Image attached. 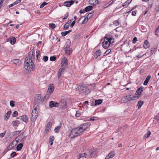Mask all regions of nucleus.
I'll return each instance as SVG.
<instances>
[{
	"instance_id": "25",
	"label": "nucleus",
	"mask_w": 159,
	"mask_h": 159,
	"mask_svg": "<svg viewBox=\"0 0 159 159\" xmlns=\"http://www.w3.org/2000/svg\"><path fill=\"white\" fill-rule=\"evenodd\" d=\"M151 78V76L150 75H148L146 79L145 80L144 83H143V84L144 85H146L148 83V81Z\"/></svg>"
},
{
	"instance_id": "35",
	"label": "nucleus",
	"mask_w": 159,
	"mask_h": 159,
	"mask_svg": "<svg viewBox=\"0 0 159 159\" xmlns=\"http://www.w3.org/2000/svg\"><path fill=\"white\" fill-rule=\"evenodd\" d=\"M14 146V144L13 143V142L10 143L7 147V149L9 150H10L12 149Z\"/></svg>"
},
{
	"instance_id": "61",
	"label": "nucleus",
	"mask_w": 159,
	"mask_h": 159,
	"mask_svg": "<svg viewBox=\"0 0 159 159\" xmlns=\"http://www.w3.org/2000/svg\"><path fill=\"white\" fill-rule=\"evenodd\" d=\"M88 20L87 19V18H85L84 20L82 22V24L85 23V22H86Z\"/></svg>"
},
{
	"instance_id": "39",
	"label": "nucleus",
	"mask_w": 159,
	"mask_h": 159,
	"mask_svg": "<svg viewBox=\"0 0 159 159\" xmlns=\"http://www.w3.org/2000/svg\"><path fill=\"white\" fill-rule=\"evenodd\" d=\"M18 121L17 120L13 121L12 122L13 126H18L19 124Z\"/></svg>"
},
{
	"instance_id": "7",
	"label": "nucleus",
	"mask_w": 159,
	"mask_h": 159,
	"mask_svg": "<svg viewBox=\"0 0 159 159\" xmlns=\"http://www.w3.org/2000/svg\"><path fill=\"white\" fill-rule=\"evenodd\" d=\"M68 62L67 58L65 57L63 58L61 61V67L63 68L66 69L68 65Z\"/></svg>"
},
{
	"instance_id": "44",
	"label": "nucleus",
	"mask_w": 159,
	"mask_h": 159,
	"mask_svg": "<svg viewBox=\"0 0 159 159\" xmlns=\"http://www.w3.org/2000/svg\"><path fill=\"white\" fill-rule=\"evenodd\" d=\"M18 115V112L16 111H15L12 114V116L13 117H15L17 116Z\"/></svg>"
},
{
	"instance_id": "34",
	"label": "nucleus",
	"mask_w": 159,
	"mask_h": 159,
	"mask_svg": "<svg viewBox=\"0 0 159 159\" xmlns=\"http://www.w3.org/2000/svg\"><path fill=\"white\" fill-rule=\"evenodd\" d=\"M37 106H36L35 105H34V109L32 111V113H33V112H34V113H38V110L37 108Z\"/></svg>"
},
{
	"instance_id": "42",
	"label": "nucleus",
	"mask_w": 159,
	"mask_h": 159,
	"mask_svg": "<svg viewBox=\"0 0 159 159\" xmlns=\"http://www.w3.org/2000/svg\"><path fill=\"white\" fill-rule=\"evenodd\" d=\"M113 24L116 26H117L119 25V22L118 20H116L114 21Z\"/></svg>"
},
{
	"instance_id": "13",
	"label": "nucleus",
	"mask_w": 159,
	"mask_h": 159,
	"mask_svg": "<svg viewBox=\"0 0 159 159\" xmlns=\"http://www.w3.org/2000/svg\"><path fill=\"white\" fill-rule=\"evenodd\" d=\"M74 2V1L70 0L69 1H66L63 3V5L67 7H70Z\"/></svg>"
},
{
	"instance_id": "48",
	"label": "nucleus",
	"mask_w": 159,
	"mask_h": 159,
	"mask_svg": "<svg viewBox=\"0 0 159 159\" xmlns=\"http://www.w3.org/2000/svg\"><path fill=\"white\" fill-rule=\"evenodd\" d=\"M47 4V3L45 2H44L42 4H41L40 5V8H43Z\"/></svg>"
},
{
	"instance_id": "10",
	"label": "nucleus",
	"mask_w": 159,
	"mask_h": 159,
	"mask_svg": "<svg viewBox=\"0 0 159 159\" xmlns=\"http://www.w3.org/2000/svg\"><path fill=\"white\" fill-rule=\"evenodd\" d=\"M49 105L50 108L59 107L58 102H56L52 101L49 102Z\"/></svg>"
},
{
	"instance_id": "11",
	"label": "nucleus",
	"mask_w": 159,
	"mask_h": 159,
	"mask_svg": "<svg viewBox=\"0 0 159 159\" xmlns=\"http://www.w3.org/2000/svg\"><path fill=\"white\" fill-rule=\"evenodd\" d=\"M54 85L53 84L49 85L47 93L49 94H51L54 91Z\"/></svg>"
},
{
	"instance_id": "54",
	"label": "nucleus",
	"mask_w": 159,
	"mask_h": 159,
	"mask_svg": "<svg viewBox=\"0 0 159 159\" xmlns=\"http://www.w3.org/2000/svg\"><path fill=\"white\" fill-rule=\"evenodd\" d=\"M129 4L127 2H126L125 3L122 5V6L125 7H126Z\"/></svg>"
},
{
	"instance_id": "27",
	"label": "nucleus",
	"mask_w": 159,
	"mask_h": 159,
	"mask_svg": "<svg viewBox=\"0 0 159 159\" xmlns=\"http://www.w3.org/2000/svg\"><path fill=\"white\" fill-rule=\"evenodd\" d=\"M70 41H67L65 45V48L64 49H66L69 48H70Z\"/></svg>"
},
{
	"instance_id": "49",
	"label": "nucleus",
	"mask_w": 159,
	"mask_h": 159,
	"mask_svg": "<svg viewBox=\"0 0 159 159\" xmlns=\"http://www.w3.org/2000/svg\"><path fill=\"white\" fill-rule=\"evenodd\" d=\"M43 60L45 62L47 61L48 60V57L47 56H43Z\"/></svg>"
},
{
	"instance_id": "52",
	"label": "nucleus",
	"mask_w": 159,
	"mask_h": 159,
	"mask_svg": "<svg viewBox=\"0 0 159 159\" xmlns=\"http://www.w3.org/2000/svg\"><path fill=\"white\" fill-rule=\"evenodd\" d=\"M92 16V13H90L87 16V19L88 20Z\"/></svg>"
},
{
	"instance_id": "51",
	"label": "nucleus",
	"mask_w": 159,
	"mask_h": 159,
	"mask_svg": "<svg viewBox=\"0 0 159 159\" xmlns=\"http://www.w3.org/2000/svg\"><path fill=\"white\" fill-rule=\"evenodd\" d=\"M80 113L79 111H77L75 114V116L76 117H78L80 116Z\"/></svg>"
},
{
	"instance_id": "50",
	"label": "nucleus",
	"mask_w": 159,
	"mask_h": 159,
	"mask_svg": "<svg viewBox=\"0 0 159 159\" xmlns=\"http://www.w3.org/2000/svg\"><path fill=\"white\" fill-rule=\"evenodd\" d=\"M49 26L50 28H51L54 29L55 28L56 25L52 23L50 24L49 25Z\"/></svg>"
},
{
	"instance_id": "62",
	"label": "nucleus",
	"mask_w": 159,
	"mask_h": 159,
	"mask_svg": "<svg viewBox=\"0 0 159 159\" xmlns=\"http://www.w3.org/2000/svg\"><path fill=\"white\" fill-rule=\"evenodd\" d=\"M132 14L133 16H135L136 15V12L135 11H133L132 12Z\"/></svg>"
},
{
	"instance_id": "17",
	"label": "nucleus",
	"mask_w": 159,
	"mask_h": 159,
	"mask_svg": "<svg viewBox=\"0 0 159 159\" xmlns=\"http://www.w3.org/2000/svg\"><path fill=\"white\" fill-rule=\"evenodd\" d=\"M11 112V111H10L7 112L5 115L4 118V120H7L9 119Z\"/></svg>"
},
{
	"instance_id": "9",
	"label": "nucleus",
	"mask_w": 159,
	"mask_h": 159,
	"mask_svg": "<svg viewBox=\"0 0 159 159\" xmlns=\"http://www.w3.org/2000/svg\"><path fill=\"white\" fill-rule=\"evenodd\" d=\"M34 55L33 54V52L32 51H30V52L28 57H27L25 60H30V62L32 61V59L34 58Z\"/></svg>"
},
{
	"instance_id": "21",
	"label": "nucleus",
	"mask_w": 159,
	"mask_h": 159,
	"mask_svg": "<svg viewBox=\"0 0 159 159\" xmlns=\"http://www.w3.org/2000/svg\"><path fill=\"white\" fill-rule=\"evenodd\" d=\"M150 46V44L147 40H145L144 42L143 47L145 49L148 48Z\"/></svg>"
},
{
	"instance_id": "29",
	"label": "nucleus",
	"mask_w": 159,
	"mask_h": 159,
	"mask_svg": "<svg viewBox=\"0 0 159 159\" xmlns=\"http://www.w3.org/2000/svg\"><path fill=\"white\" fill-rule=\"evenodd\" d=\"M102 102V101L101 99L96 100L95 101V105H98Z\"/></svg>"
},
{
	"instance_id": "4",
	"label": "nucleus",
	"mask_w": 159,
	"mask_h": 159,
	"mask_svg": "<svg viewBox=\"0 0 159 159\" xmlns=\"http://www.w3.org/2000/svg\"><path fill=\"white\" fill-rule=\"evenodd\" d=\"M139 96L128 95L124 97L121 99V102L122 103L127 102L132 100H134L138 98Z\"/></svg>"
},
{
	"instance_id": "18",
	"label": "nucleus",
	"mask_w": 159,
	"mask_h": 159,
	"mask_svg": "<svg viewBox=\"0 0 159 159\" xmlns=\"http://www.w3.org/2000/svg\"><path fill=\"white\" fill-rule=\"evenodd\" d=\"M89 3L91 5H96L98 4V0H89Z\"/></svg>"
},
{
	"instance_id": "15",
	"label": "nucleus",
	"mask_w": 159,
	"mask_h": 159,
	"mask_svg": "<svg viewBox=\"0 0 159 159\" xmlns=\"http://www.w3.org/2000/svg\"><path fill=\"white\" fill-rule=\"evenodd\" d=\"M38 113H32L31 116V121H34L37 118L38 116Z\"/></svg>"
},
{
	"instance_id": "55",
	"label": "nucleus",
	"mask_w": 159,
	"mask_h": 159,
	"mask_svg": "<svg viewBox=\"0 0 159 159\" xmlns=\"http://www.w3.org/2000/svg\"><path fill=\"white\" fill-rule=\"evenodd\" d=\"M16 154V153L15 152H13L11 154V158L13 157Z\"/></svg>"
},
{
	"instance_id": "56",
	"label": "nucleus",
	"mask_w": 159,
	"mask_h": 159,
	"mask_svg": "<svg viewBox=\"0 0 159 159\" xmlns=\"http://www.w3.org/2000/svg\"><path fill=\"white\" fill-rule=\"evenodd\" d=\"M68 27H69L68 25L65 24V25H64V30H67V29L68 28Z\"/></svg>"
},
{
	"instance_id": "60",
	"label": "nucleus",
	"mask_w": 159,
	"mask_h": 159,
	"mask_svg": "<svg viewBox=\"0 0 159 159\" xmlns=\"http://www.w3.org/2000/svg\"><path fill=\"white\" fill-rule=\"evenodd\" d=\"M110 5H109V3H107L103 6V7L104 8H105L107 7H108Z\"/></svg>"
},
{
	"instance_id": "43",
	"label": "nucleus",
	"mask_w": 159,
	"mask_h": 159,
	"mask_svg": "<svg viewBox=\"0 0 159 159\" xmlns=\"http://www.w3.org/2000/svg\"><path fill=\"white\" fill-rule=\"evenodd\" d=\"M10 104L11 107H13L15 106V102L14 101L11 100L10 102Z\"/></svg>"
},
{
	"instance_id": "20",
	"label": "nucleus",
	"mask_w": 159,
	"mask_h": 159,
	"mask_svg": "<svg viewBox=\"0 0 159 159\" xmlns=\"http://www.w3.org/2000/svg\"><path fill=\"white\" fill-rule=\"evenodd\" d=\"M16 41V39L14 37H11L10 38V43L12 45L14 44Z\"/></svg>"
},
{
	"instance_id": "3",
	"label": "nucleus",
	"mask_w": 159,
	"mask_h": 159,
	"mask_svg": "<svg viewBox=\"0 0 159 159\" xmlns=\"http://www.w3.org/2000/svg\"><path fill=\"white\" fill-rule=\"evenodd\" d=\"M96 156V153L95 152H91L89 150H88L85 153L79 154L77 157L79 159L81 158H95Z\"/></svg>"
},
{
	"instance_id": "23",
	"label": "nucleus",
	"mask_w": 159,
	"mask_h": 159,
	"mask_svg": "<svg viewBox=\"0 0 159 159\" xmlns=\"http://www.w3.org/2000/svg\"><path fill=\"white\" fill-rule=\"evenodd\" d=\"M65 51L66 54L69 55L72 52V50L71 48L65 49Z\"/></svg>"
},
{
	"instance_id": "38",
	"label": "nucleus",
	"mask_w": 159,
	"mask_h": 159,
	"mask_svg": "<svg viewBox=\"0 0 159 159\" xmlns=\"http://www.w3.org/2000/svg\"><path fill=\"white\" fill-rule=\"evenodd\" d=\"M20 130L16 131L13 132L12 133V135L13 136L16 135L18 134H20Z\"/></svg>"
},
{
	"instance_id": "24",
	"label": "nucleus",
	"mask_w": 159,
	"mask_h": 159,
	"mask_svg": "<svg viewBox=\"0 0 159 159\" xmlns=\"http://www.w3.org/2000/svg\"><path fill=\"white\" fill-rule=\"evenodd\" d=\"M115 154L114 153H111L108 154L105 158V159H109V158H112L114 156Z\"/></svg>"
},
{
	"instance_id": "8",
	"label": "nucleus",
	"mask_w": 159,
	"mask_h": 159,
	"mask_svg": "<svg viewBox=\"0 0 159 159\" xmlns=\"http://www.w3.org/2000/svg\"><path fill=\"white\" fill-rule=\"evenodd\" d=\"M59 106L61 108H63L66 106V99H62L58 103Z\"/></svg>"
},
{
	"instance_id": "1",
	"label": "nucleus",
	"mask_w": 159,
	"mask_h": 159,
	"mask_svg": "<svg viewBox=\"0 0 159 159\" xmlns=\"http://www.w3.org/2000/svg\"><path fill=\"white\" fill-rule=\"evenodd\" d=\"M90 125V123L87 122L82 124L77 127L72 129L69 133V137L70 138L72 139L80 135Z\"/></svg>"
},
{
	"instance_id": "40",
	"label": "nucleus",
	"mask_w": 159,
	"mask_h": 159,
	"mask_svg": "<svg viewBox=\"0 0 159 159\" xmlns=\"http://www.w3.org/2000/svg\"><path fill=\"white\" fill-rule=\"evenodd\" d=\"M157 51V48H152L151 50V52L152 54L155 53Z\"/></svg>"
},
{
	"instance_id": "64",
	"label": "nucleus",
	"mask_w": 159,
	"mask_h": 159,
	"mask_svg": "<svg viewBox=\"0 0 159 159\" xmlns=\"http://www.w3.org/2000/svg\"><path fill=\"white\" fill-rule=\"evenodd\" d=\"M23 136V134H21L19 135L17 137V138L18 139H19V138L20 137H21Z\"/></svg>"
},
{
	"instance_id": "36",
	"label": "nucleus",
	"mask_w": 159,
	"mask_h": 159,
	"mask_svg": "<svg viewBox=\"0 0 159 159\" xmlns=\"http://www.w3.org/2000/svg\"><path fill=\"white\" fill-rule=\"evenodd\" d=\"M23 145L22 143H20L18 145H17V146L16 147V149L17 150H20L21 149Z\"/></svg>"
},
{
	"instance_id": "22",
	"label": "nucleus",
	"mask_w": 159,
	"mask_h": 159,
	"mask_svg": "<svg viewBox=\"0 0 159 159\" xmlns=\"http://www.w3.org/2000/svg\"><path fill=\"white\" fill-rule=\"evenodd\" d=\"M11 61L15 64L16 65L19 64L20 63V60L18 59H14L12 60Z\"/></svg>"
},
{
	"instance_id": "30",
	"label": "nucleus",
	"mask_w": 159,
	"mask_h": 159,
	"mask_svg": "<svg viewBox=\"0 0 159 159\" xmlns=\"http://www.w3.org/2000/svg\"><path fill=\"white\" fill-rule=\"evenodd\" d=\"M143 103V102L142 101H139L138 102L137 106H138V109H139L141 108V106Z\"/></svg>"
},
{
	"instance_id": "5",
	"label": "nucleus",
	"mask_w": 159,
	"mask_h": 159,
	"mask_svg": "<svg viewBox=\"0 0 159 159\" xmlns=\"http://www.w3.org/2000/svg\"><path fill=\"white\" fill-rule=\"evenodd\" d=\"M30 60L27 61L25 60L24 62V67L25 69L28 70H33L34 67V63L32 61L30 62Z\"/></svg>"
},
{
	"instance_id": "14",
	"label": "nucleus",
	"mask_w": 159,
	"mask_h": 159,
	"mask_svg": "<svg viewBox=\"0 0 159 159\" xmlns=\"http://www.w3.org/2000/svg\"><path fill=\"white\" fill-rule=\"evenodd\" d=\"M52 126V123L51 122H49L47 124L46 128L45 130V133L47 134L48 131L50 129Z\"/></svg>"
},
{
	"instance_id": "19",
	"label": "nucleus",
	"mask_w": 159,
	"mask_h": 159,
	"mask_svg": "<svg viewBox=\"0 0 159 159\" xmlns=\"http://www.w3.org/2000/svg\"><path fill=\"white\" fill-rule=\"evenodd\" d=\"M101 51L100 50H97L94 53V56L95 59H97V57L100 56L101 55Z\"/></svg>"
},
{
	"instance_id": "63",
	"label": "nucleus",
	"mask_w": 159,
	"mask_h": 159,
	"mask_svg": "<svg viewBox=\"0 0 159 159\" xmlns=\"http://www.w3.org/2000/svg\"><path fill=\"white\" fill-rule=\"evenodd\" d=\"M85 12V11L84 9V10H80V11L79 12L80 14H82V13H84Z\"/></svg>"
},
{
	"instance_id": "33",
	"label": "nucleus",
	"mask_w": 159,
	"mask_h": 159,
	"mask_svg": "<svg viewBox=\"0 0 159 159\" xmlns=\"http://www.w3.org/2000/svg\"><path fill=\"white\" fill-rule=\"evenodd\" d=\"M21 119L23 121L26 122L27 120V117L26 115H23L21 116Z\"/></svg>"
},
{
	"instance_id": "31",
	"label": "nucleus",
	"mask_w": 159,
	"mask_h": 159,
	"mask_svg": "<svg viewBox=\"0 0 159 159\" xmlns=\"http://www.w3.org/2000/svg\"><path fill=\"white\" fill-rule=\"evenodd\" d=\"M143 88H139L137 90L136 93H137V94L139 95H140L141 93L143 91Z\"/></svg>"
},
{
	"instance_id": "37",
	"label": "nucleus",
	"mask_w": 159,
	"mask_h": 159,
	"mask_svg": "<svg viewBox=\"0 0 159 159\" xmlns=\"http://www.w3.org/2000/svg\"><path fill=\"white\" fill-rule=\"evenodd\" d=\"M61 126H57L54 129V131L55 133H57L59 131L60 128Z\"/></svg>"
},
{
	"instance_id": "47",
	"label": "nucleus",
	"mask_w": 159,
	"mask_h": 159,
	"mask_svg": "<svg viewBox=\"0 0 159 159\" xmlns=\"http://www.w3.org/2000/svg\"><path fill=\"white\" fill-rule=\"evenodd\" d=\"M151 132L150 131H148L147 133L145 134L144 135V137L145 138H148L149 137V136L151 134Z\"/></svg>"
},
{
	"instance_id": "16",
	"label": "nucleus",
	"mask_w": 159,
	"mask_h": 159,
	"mask_svg": "<svg viewBox=\"0 0 159 159\" xmlns=\"http://www.w3.org/2000/svg\"><path fill=\"white\" fill-rule=\"evenodd\" d=\"M87 87L86 85L84 84H82L81 85L80 88V90L82 91L83 92H85L86 91Z\"/></svg>"
},
{
	"instance_id": "2",
	"label": "nucleus",
	"mask_w": 159,
	"mask_h": 159,
	"mask_svg": "<svg viewBox=\"0 0 159 159\" xmlns=\"http://www.w3.org/2000/svg\"><path fill=\"white\" fill-rule=\"evenodd\" d=\"M114 41V39L112 36L106 34L104 38V41L102 43V46L105 48H107Z\"/></svg>"
},
{
	"instance_id": "58",
	"label": "nucleus",
	"mask_w": 159,
	"mask_h": 159,
	"mask_svg": "<svg viewBox=\"0 0 159 159\" xmlns=\"http://www.w3.org/2000/svg\"><path fill=\"white\" fill-rule=\"evenodd\" d=\"M5 134V133H1L0 134V137H1V138H3Z\"/></svg>"
},
{
	"instance_id": "6",
	"label": "nucleus",
	"mask_w": 159,
	"mask_h": 159,
	"mask_svg": "<svg viewBox=\"0 0 159 159\" xmlns=\"http://www.w3.org/2000/svg\"><path fill=\"white\" fill-rule=\"evenodd\" d=\"M43 98L40 95L37 94L35 95L34 100V105L38 106L39 104L43 102Z\"/></svg>"
},
{
	"instance_id": "12",
	"label": "nucleus",
	"mask_w": 159,
	"mask_h": 159,
	"mask_svg": "<svg viewBox=\"0 0 159 159\" xmlns=\"http://www.w3.org/2000/svg\"><path fill=\"white\" fill-rule=\"evenodd\" d=\"M65 69L61 67L60 68L57 74V78L59 79L61 76V75L63 74L64 72Z\"/></svg>"
},
{
	"instance_id": "59",
	"label": "nucleus",
	"mask_w": 159,
	"mask_h": 159,
	"mask_svg": "<svg viewBox=\"0 0 159 159\" xmlns=\"http://www.w3.org/2000/svg\"><path fill=\"white\" fill-rule=\"evenodd\" d=\"M4 1V0H0V6L2 7V3H3V2Z\"/></svg>"
},
{
	"instance_id": "53",
	"label": "nucleus",
	"mask_w": 159,
	"mask_h": 159,
	"mask_svg": "<svg viewBox=\"0 0 159 159\" xmlns=\"http://www.w3.org/2000/svg\"><path fill=\"white\" fill-rule=\"evenodd\" d=\"M75 20H74L72 22V23H71V25H70V27L71 28H72L73 27V26L74 25H75Z\"/></svg>"
},
{
	"instance_id": "26",
	"label": "nucleus",
	"mask_w": 159,
	"mask_h": 159,
	"mask_svg": "<svg viewBox=\"0 0 159 159\" xmlns=\"http://www.w3.org/2000/svg\"><path fill=\"white\" fill-rule=\"evenodd\" d=\"M54 139V137L53 136H50L49 138V142L50 143L51 145H52L53 144V141Z\"/></svg>"
},
{
	"instance_id": "28",
	"label": "nucleus",
	"mask_w": 159,
	"mask_h": 159,
	"mask_svg": "<svg viewBox=\"0 0 159 159\" xmlns=\"http://www.w3.org/2000/svg\"><path fill=\"white\" fill-rule=\"evenodd\" d=\"M72 30H70L68 31H64L62 32L61 33V35L63 36H64L66 35L67 34L71 32Z\"/></svg>"
},
{
	"instance_id": "41",
	"label": "nucleus",
	"mask_w": 159,
	"mask_h": 159,
	"mask_svg": "<svg viewBox=\"0 0 159 159\" xmlns=\"http://www.w3.org/2000/svg\"><path fill=\"white\" fill-rule=\"evenodd\" d=\"M155 34H156L158 36H159V26L156 29L155 31Z\"/></svg>"
},
{
	"instance_id": "45",
	"label": "nucleus",
	"mask_w": 159,
	"mask_h": 159,
	"mask_svg": "<svg viewBox=\"0 0 159 159\" xmlns=\"http://www.w3.org/2000/svg\"><path fill=\"white\" fill-rule=\"evenodd\" d=\"M111 52V50L110 49H107L104 53V55L106 56L109 54Z\"/></svg>"
},
{
	"instance_id": "32",
	"label": "nucleus",
	"mask_w": 159,
	"mask_h": 159,
	"mask_svg": "<svg viewBox=\"0 0 159 159\" xmlns=\"http://www.w3.org/2000/svg\"><path fill=\"white\" fill-rule=\"evenodd\" d=\"M93 7L91 6H89L86 7L84 9L85 12H87L92 10Z\"/></svg>"
},
{
	"instance_id": "57",
	"label": "nucleus",
	"mask_w": 159,
	"mask_h": 159,
	"mask_svg": "<svg viewBox=\"0 0 159 159\" xmlns=\"http://www.w3.org/2000/svg\"><path fill=\"white\" fill-rule=\"evenodd\" d=\"M137 40V38L136 37H135L134 38L133 43H136V41Z\"/></svg>"
},
{
	"instance_id": "46",
	"label": "nucleus",
	"mask_w": 159,
	"mask_h": 159,
	"mask_svg": "<svg viewBox=\"0 0 159 159\" xmlns=\"http://www.w3.org/2000/svg\"><path fill=\"white\" fill-rule=\"evenodd\" d=\"M56 59V57L55 56H54L52 57H51L50 58V60L51 61H54Z\"/></svg>"
}]
</instances>
